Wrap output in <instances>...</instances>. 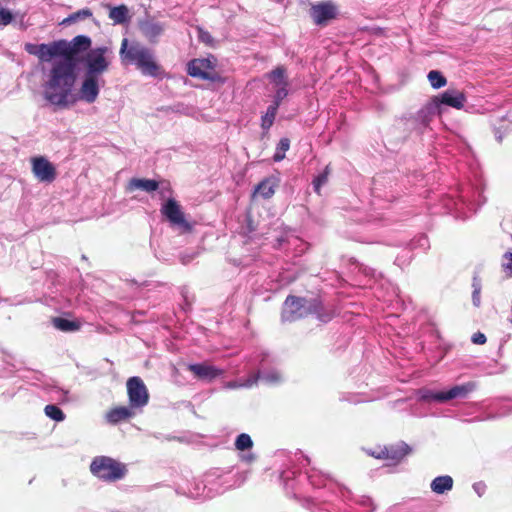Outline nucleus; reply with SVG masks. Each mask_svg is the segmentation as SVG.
Masks as SVG:
<instances>
[{"label": "nucleus", "mask_w": 512, "mask_h": 512, "mask_svg": "<svg viewBox=\"0 0 512 512\" xmlns=\"http://www.w3.org/2000/svg\"><path fill=\"white\" fill-rule=\"evenodd\" d=\"M76 79V63L54 61L44 84L45 99L61 108L73 104L75 99H72V90Z\"/></svg>", "instance_id": "1"}, {"label": "nucleus", "mask_w": 512, "mask_h": 512, "mask_svg": "<svg viewBox=\"0 0 512 512\" xmlns=\"http://www.w3.org/2000/svg\"><path fill=\"white\" fill-rule=\"evenodd\" d=\"M91 45L90 37L78 35L71 41L60 39L42 44L26 43L24 49L28 54L36 56L40 62H50L56 57H62L60 61L77 64L81 61L80 55L91 50Z\"/></svg>", "instance_id": "2"}, {"label": "nucleus", "mask_w": 512, "mask_h": 512, "mask_svg": "<svg viewBox=\"0 0 512 512\" xmlns=\"http://www.w3.org/2000/svg\"><path fill=\"white\" fill-rule=\"evenodd\" d=\"M314 315L321 322H328L333 317L331 309H327L320 298L307 299L288 295L284 301L281 319L283 322H293Z\"/></svg>", "instance_id": "3"}, {"label": "nucleus", "mask_w": 512, "mask_h": 512, "mask_svg": "<svg viewBox=\"0 0 512 512\" xmlns=\"http://www.w3.org/2000/svg\"><path fill=\"white\" fill-rule=\"evenodd\" d=\"M119 55L123 64L134 65L145 76L156 78L163 73L154 52L139 42L129 43L127 38H123Z\"/></svg>", "instance_id": "4"}, {"label": "nucleus", "mask_w": 512, "mask_h": 512, "mask_svg": "<svg viewBox=\"0 0 512 512\" xmlns=\"http://www.w3.org/2000/svg\"><path fill=\"white\" fill-rule=\"evenodd\" d=\"M90 472L104 482H117L128 473L125 463L109 456H96L90 464Z\"/></svg>", "instance_id": "5"}, {"label": "nucleus", "mask_w": 512, "mask_h": 512, "mask_svg": "<svg viewBox=\"0 0 512 512\" xmlns=\"http://www.w3.org/2000/svg\"><path fill=\"white\" fill-rule=\"evenodd\" d=\"M108 51V47L102 46L91 49L86 53L80 61L83 63L86 75L100 78L102 74L108 71L110 66V60L106 57Z\"/></svg>", "instance_id": "6"}, {"label": "nucleus", "mask_w": 512, "mask_h": 512, "mask_svg": "<svg viewBox=\"0 0 512 512\" xmlns=\"http://www.w3.org/2000/svg\"><path fill=\"white\" fill-rule=\"evenodd\" d=\"M215 61L214 58L193 59L187 65V73L194 78L218 82L221 76L215 71Z\"/></svg>", "instance_id": "7"}, {"label": "nucleus", "mask_w": 512, "mask_h": 512, "mask_svg": "<svg viewBox=\"0 0 512 512\" xmlns=\"http://www.w3.org/2000/svg\"><path fill=\"white\" fill-rule=\"evenodd\" d=\"M161 213L167 218L172 226L181 229L182 233H190L193 230V225L185 218V214L181 206L175 199H168L161 207Z\"/></svg>", "instance_id": "8"}, {"label": "nucleus", "mask_w": 512, "mask_h": 512, "mask_svg": "<svg viewBox=\"0 0 512 512\" xmlns=\"http://www.w3.org/2000/svg\"><path fill=\"white\" fill-rule=\"evenodd\" d=\"M127 393L132 408H142L149 401L148 390L140 377L134 376L127 380Z\"/></svg>", "instance_id": "9"}, {"label": "nucleus", "mask_w": 512, "mask_h": 512, "mask_svg": "<svg viewBox=\"0 0 512 512\" xmlns=\"http://www.w3.org/2000/svg\"><path fill=\"white\" fill-rule=\"evenodd\" d=\"M31 170L40 182L52 183L57 177L56 167L44 156L31 158Z\"/></svg>", "instance_id": "10"}, {"label": "nucleus", "mask_w": 512, "mask_h": 512, "mask_svg": "<svg viewBox=\"0 0 512 512\" xmlns=\"http://www.w3.org/2000/svg\"><path fill=\"white\" fill-rule=\"evenodd\" d=\"M309 14L316 25L326 26L329 21L337 17L338 10L332 2H319L311 5Z\"/></svg>", "instance_id": "11"}, {"label": "nucleus", "mask_w": 512, "mask_h": 512, "mask_svg": "<svg viewBox=\"0 0 512 512\" xmlns=\"http://www.w3.org/2000/svg\"><path fill=\"white\" fill-rule=\"evenodd\" d=\"M99 80V77L84 74V78L78 92V99L89 104L94 103L100 92Z\"/></svg>", "instance_id": "12"}, {"label": "nucleus", "mask_w": 512, "mask_h": 512, "mask_svg": "<svg viewBox=\"0 0 512 512\" xmlns=\"http://www.w3.org/2000/svg\"><path fill=\"white\" fill-rule=\"evenodd\" d=\"M436 104L440 108L441 104L450 106L455 109H462L467 101L464 92L456 89H448L439 96H434Z\"/></svg>", "instance_id": "13"}, {"label": "nucleus", "mask_w": 512, "mask_h": 512, "mask_svg": "<svg viewBox=\"0 0 512 512\" xmlns=\"http://www.w3.org/2000/svg\"><path fill=\"white\" fill-rule=\"evenodd\" d=\"M468 393L465 386H454L447 391L430 392L423 396L426 401L446 402L457 397H463Z\"/></svg>", "instance_id": "14"}, {"label": "nucleus", "mask_w": 512, "mask_h": 512, "mask_svg": "<svg viewBox=\"0 0 512 512\" xmlns=\"http://www.w3.org/2000/svg\"><path fill=\"white\" fill-rule=\"evenodd\" d=\"M187 369L200 380L211 381L222 374V370L207 363L189 364Z\"/></svg>", "instance_id": "15"}, {"label": "nucleus", "mask_w": 512, "mask_h": 512, "mask_svg": "<svg viewBox=\"0 0 512 512\" xmlns=\"http://www.w3.org/2000/svg\"><path fill=\"white\" fill-rule=\"evenodd\" d=\"M135 416L134 408L129 406H116L111 408L105 414L108 423L116 425L120 422L127 421Z\"/></svg>", "instance_id": "16"}, {"label": "nucleus", "mask_w": 512, "mask_h": 512, "mask_svg": "<svg viewBox=\"0 0 512 512\" xmlns=\"http://www.w3.org/2000/svg\"><path fill=\"white\" fill-rule=\"evenodd\" d=\"M384 452V460L399 462L411 452V448L405 442H399L384 446Z\"/></svg>", "instance_id": "17"}, {"label": "nucleus", "mask_w": 512, "mask_h": 512, "mask_svg": "<svg viewBox=\"0 0 512 512\" xmlns=\"http://www.w3.org/2000/svg\"><path fill=\"white\" fill-rule=\"evenodd\" d=\"M440 113L439 107L435 100L432 98L422 109L417 113V120L424 126H428L433 117Z\"/></svg>", "instance_id": "18"}, {"label": "nucleus", "mask_w": 512, "mask_h": 512, "mask_svg": "<svg viewBox=\"0 0 512 512\" xmlns=\"http://www.w3.org/2000/svg\"><path fill=\"white\" fill-rule=\"evenodd\" d=\"M278 186L277 180L273 177L263 179L254 190V195L259 194L264 199H270Z\"/></svg>", "instance_id": "19"}, {"label": "nucleus", "mask_w": 512, "mask_h": 512, "mask_svg": "<svg viewBox=\"0 0 512 512\" xmlns=\"http://www.w3.org/2000/svg\"><path fill=\"white\" fill-rule=\"evenodd\" d=\"M159 188V183L153 179L132 178L128 183V190L141 189L146 192H153Z\"/></svg>", "instance_id": "20"}, {"label": "nucleus", "mask_w": 512, "mask_h": 512, "mask_svg": "<svg viewBox=\"0 0 512 512\" xmlns=\"http://www.w3.org/2000/svg\"><path fill=\"white\" fill-rule=\"evenodd\" d=\"M453 479L449 475L438 476L431 482V490L436 494H443L453 488Z\"/></svg>", "instance_id": "21"}, {"label": "nucleus", "mask_w": 512, "mask_h": 512, "mask_svg": "<svg viewBox=\"0 0 512 512\" xmlns=\"http://www.w3.org/2000/svg\"><path fill=\"white\" fill-rule=\"evenodd\" d=\"M141 30L146 38L151 42H155L156 39L164 32V26L158 22L147 21L141 25Z\"/></svg>", "instance_id": "22"}, {"label": "nucleus", "mask_w": 512, "mask_h": 512, "mask_svg": "<svg viewBox=\"0 0 512 512\" xmlns=\"http://www.w3.org/2000/svg\"><path fill=\"white\" fill-rule=\"evenodd\" d=\"M53 326L63 332H74L81 328V325L77 321H71L62 317L52 318Z\"/></svg>", "instance_id": "23"}, {"label": "nucleus", "mask_w": 512, "mask_h": 512, "mask_svg": "<svg viewBox=\"0 0 512 512\" xmlns=\"http://www.w3.org/2000/svg\"><path fill=\"white\" fill-rule=\"evenodd\" d=\"M93 13L91 9L89 8H83L80 9L72 14H70L68 17L62 20V25H71L74 23H77L79 21H84L90 17H92Z\"/></svg>", "instance_id": "24"}, {"label": "nucleus", "mask_w": 512, "mask_h": 512, "mask_svg": "<svg viewBox=\"0 0 512 512\" xmlns=\"http://www.w3.org/2000/svg\"><path fill=\"white\" fill-rule=\"evenodd\" d=\"M269 79L278 87L288 86L286 69L283 66H278L269 74Z\"/></svg>", "instance_id": "25"}, {"label": "nucleus", "mask_w": 512, "mask_h": 512, "mask_svg": "<svg viewBox=\"0 0 512 512\" xmlns=\"http://www.w3.org/2000/svg\"><path fill=\"white\" fill-rule=\"evenodd\" d=\"M109 18L117 24H123L128 19V9L125 5H120L110 9Z\"/></svg>", "instance_id": "26"}, {"label": "nucleus", "mask_w": 512, "mask_h": 512, "mask_svg": "<svg viewBox=\"0 0 512 512\" xmlns=\"http://www.w3.org/2000/svg\"><path fill=\"white\" fill-rule=\"evenodd\" d=\"M278 110V104H272L267 108V111L261 119V127L264 130L270 129L273 125Z\"/></svg>", "instance_id": "27"}, {"label": "nucleus", "mask_w": 512, "mask_h": 512, "mask_svg": "<svg viewBox=\"0 0 512 512\" xmlns=\"http://www.w3.org/2000/svg\"><path fill=\"white\" fill-rule=\"evenodd\" d=\"M431 86L434 88V89H439V88H442L446 85L447 83V80L446 78L443 76V74L437 70H431L429 73H428V76H427Z\"/></svg>", "instance_id": "28"}, {"label": "nucleus", "mask_w": 512, "mask_h": 512, "mask_svg": "<svg viewBox=\"0 0 512 512\" xmlns=\"http://www.w3.org/2000/svg\"><path fill=\"white\" fill-rule=\"evenodd\" d=\"M45 414L55 420L57 422L63 421L65 419V414L63 411L56 405L50 404L46 405L44 408Z\"/></svg>", "instance_id": "29"}, {"label": "nucleus", "mask_w": 512, "mask_h": 512, "mask_svg": "<svg viewBox=\"0 0 512 512\" xmlns=\"http://www.w3.org/2000/svg\"><path fill=\"white\" fill-rule=\"evenodd\" d=\"M252 446H253V441H252L251 437L246 433H242V434L238 435V437L235 440V447L239 451L248 450V449L252 448Z\"/></svg>", "instance_id": "30"}, {"label": "nucleus", "mask_w": 512, "mask_h": 512, "mask_svg": "<svg viewBox=\"0 0 512 512\" xmlns=\"http://www.w3.org/2000/svg\"><path fill=\"white\" fill-rule=\"evenodd\" d=\"M290 147V140L288 138H281L276 149V153L273 156L274 161L278 162L284 159L285 152Z\"/></svg>", "instance_id": "31"}, {"label": "nucleus", "mask_w": 512, "mask_h": 512, "mask_svg": "<svg viewBox=\"0 0 512 512\" xmlns=\"http://www.w3.org/2000/svg\"><path fill=\"white\" fill-rule=\"evenodd\" d=\"M329 174H330V169H329V166H326V168L324 169V171L319 174L314 180H313V186H314V190L317 194H320V189L321 187L327 183L328 181V177H329Z\"/></svg>", "instance_id": "32"}, {"label": "nucleus", "mask_w": 512, "mask_h": 512, "mask_svg": "<svg viewBox=\"0 0 512 512\" xmlns=\"http://www.w3.org/2000/svg\"><path fill=\"white\" fill-rule=\"evenodd\" d=\"M197 32H198V39L200 42H202L208 46L214 45V38L208 31L204 30L202 27H197Z\"/></svg>", "instance_id": "33"}, {"label": "nucleus", "mask_w": 512, "mask_h": 512, "mask_svg": "<svg viewBox=\"0 0 512 512\" xmlns=\"http://www.w3.org/2000/svg\"><path fill=\"white\" fill-rule=\"evenodd\" d=\"M472 287H473V293H472L473 304L476 307H479L480 306L481 284L476 278L473 279Z\"/></svg>", "instance_id": "34"}, {"label": "nucleus", "mask_w": 512, "mask_h": 512, "mask_svg": "<svg viewBox=\"0 0 512 512\" xmlns=\"http://www.w3.org/2000/svg\"><path fill=\"white\" fill-rule=\"evenodd\" d=\"M14 19L13 14L11 11L5 8L0 9V26H7L9 25Z\"/></svg>", "instance_id": "35"}, {"label": "nucleus", "mask_w": 512, "mask_h": 512, "mask_svg": "<svg viewBox=\"0 0 512 512\" xmlns=\"http://www.w3.org/2000/svg\"><path fill=\"white\" fill-rule=\"evenodd\" d=\"M365 451L367 452L368 455L376 459L384 460V446H377L373 449H366Z\"/></svg>", "instance_id": "36"}, {"label": "nucleus", "mask_w": 512, "mask_h": 512, "mask_svg": "<svg viewBox=\"0 0 512 512\" xmlns=\"http://www.w3.org/2000/svg\"><path fill=\"white\" fill-rule=\"evenodd\" d=\"M287 87L288 86H280V87H278V89L276 90V93H275V100H274L273 104H278V106L280 105L281 101L288 94Z\"/></svg>", "instance_id": "37"}, {"label": "nucleus", "mask_w": 512, "mask_h": 512, "mask_svg": "<svg viewBox=\"0 0 512 512\" xmlns=\"http://www.w3.org/2000/svg\"><path fill=\"white\" fill-rule=\"evenodd\" d=\"M486 341H487L486 336L481 332H477V333L473 334V336H472V342L474 344L483 345L486 343Z\"/></svg>", "instance_id": "38"}, {"label": "nucleus", "mask_w": 512, "mask_h": 512, "mask_svg": "<svg viewBox=\"0 0 512 512\" xmlns=\"http://www.w3.org/2000/svg\"><path fill=\"white\" fill-rule=\"evenodd\" d=\"M504 257L508 259L509 261L507 263L503 264V268L505 270H509L510 274L512 275V252L505 253Z\"/></svg>", "instance_id": "39"}, {"label": "nucleus", "mask_w": 512, "mask_h": 512, "mask_svg": "<svg viewBox=\"0 0 512 512\" xmlns=\"http://www.w3.org/2000/svg\"><path fill=\"white\" fill-rule=\"evenodd\" d=\"M228 386L231 387V388L237 387V385L235 383H229Z\"/></svg>", "instance_id": "40"}, {"label": "nucleus", "mask_w": 512, "mask_h": 512, "mask_svg": "<svg viewBox=\"0 0 512 512\" xmlns=\"http://www.w3.org/2000/svg\"><path fill=\"white\" fill-rule=\"evenodd\" d=\"M498 141L501 142L502 141V136H499L498 137Z\"/></svg>", "instance_id": "41"}]
</instances>
